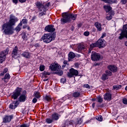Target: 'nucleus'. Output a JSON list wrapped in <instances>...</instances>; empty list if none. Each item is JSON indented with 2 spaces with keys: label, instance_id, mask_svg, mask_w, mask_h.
Wrapping results in <instances>:
<instances>
[{
  "label": "nucleus",
  "instance_id": "2f4dec72",
  "mask_svg": "<svg viewBox=\"0 0 127 127\" xmlns=\"http://www.w3.org/2000/svg\"><path fill=\"white\" fill-rule=\"evenodd\" d=\"M8 69L7 68H5L3 69V71L0 73V76H3L7 72Z\"/></svg>",
  "mask_w": 127,
  "mask_h": 127
},
{
  "label": "nucleus",
  "instance_id": "09e8293b",
  "mask_svg": "<svg viewBox=\"0 0 127 127\" xmlns=\"http://www.w3.org/2000/svg\"><path fill=\"white\" fill-rule=\"evenodd\" d=\"M66 82V79L65 78H62L61 79V83L64 84V83Z\"/></svg>",
  "mask_w": 127,
  "mask_h": 127
},
{
  "label": "nucleus",
  "instance_id": "cd10ccee",
  "mask_svg": "<svg viewBox=\"0 0 127 127\" xmlns=\"http://www.w3.org/2000/svg\"><path fill=\"white\" fill-rule=\"evenodd\" d=\"M102 80L105 81V80H108L109 79V76L107 75L106 73H103L101 77Z\"/></svg>",
  "mask_w": 127,
  "mask_h": 127
},
{
  "label": "nucleus",
  "instance_id": "c85d7f7f",
  "mask_svg": "<svg viewBox=\"0 0 127 127\" xmlns=\"http://www.w3.org/2000/svg\"><path fill=\"white\" fill-rule=\"evenodd\" d=\"M73 124V121L70 120H66L65 123V127H68L69 126V125H72Z\"/></svg>",
  "mask_w": 127,
  "mask_h": 127
},
{
  "label": "nucleus",
  "instance_id": "9b49d317",
  "mask_svg": "<svg viewBox=\"0 0 127 127\" xmlns=\"http://www.w3.org/2000/svg\"><path fill=\"white\" fill-rule=\"evenodd\" d=\"M50 68L52 71H60L61 66L58 65V64H52Z\"/></svg>",
  "mask_w": 127,
  "mask_h": 127
},
{
  "label": "nucleus",
  "instance_id": "9d476101",
  "mask_svg": "<svg viewBox=\"0 0 127 127\" xmlns=\"http://www.w3.org/2000/svg\"><path fill=\"white\" fill-rule=\"evenodd\" d=\"M96 42L99 48H104L106 47V41L102 38H100Z\"/></svg>",
  "mask_w": 127,
  "mask_h": 127
},
{
  "label": "nucleus",
  "instance_id": "e433bc0d",
  "mask_svg": "<svg viewBox=\"0 0 127 127\" xmlns=\"http://www.w3.org/2000/svg\"><path fill=\"white\" fill-rule=\"evenodd\" d=\"M105 73H106V75H107L108 76H112V75H113V73L109 70H106L105 71Z\"/></svg>",
  "mask_w": 127,
  "mask_h": 127
},
{
  "label": "nucleus",
  "instance_id": "4468645a",
  "mask_svg": "<svg viewBox=\"0 0 127 127\" xmlns=\"http://www.w3.org/2000/svg\"><path fill=\"white\" fill-rule=\"evenodd\" d=\"M107 68L111 71V72H113V73H115L118 71V68L117 66H115L114 64H110L107 66Z\"/></svg>",
  "mask_w": 127,
  "mask_h": 127
},
{
  "label": "nucleus",
  "instance_id": "a211bd4d",
  "mask_svg": "<svg viewBox=\"0 0 127 127\" xmlns=\"http://www.w3.org/2000/svg\"><path fill=\"white\" fill-rule=\"evenodd\" d=\"M17 52H18V48L17 46L15 47L13 49L11 55L12 57H15V56H17Z\"/></svg>",
  "mask_w": 127,
  "mask_h": 127
},
{
  "label": "nucleus",
  "instance_id": "37998d69",
  "mask_svg": "<svg viewBox=\"0 0 127 127\" xmlns=\"http://www.w3.org/2000/svg\"><path fill=\"white\" fill-rule=\"evenodd\" d=\"M112 18H113V16L111 15H109L106 16V19H107V20H111Z\"/></svg>",
  "mask_w": 127,
  "mask_h": 127
},
{
  "label": "nucleus",
  "instance_id": "f03ea898",
  "mask_svg": "<svg viewBox=\"0 0 127 127\" xmlns=\"http://www.w3.org/2000/svg\"><path fill=\"white\" fill-rule=\"evenodd\" d=\"M51 3L49 2L46 4H43L42 2L38 1L36 3L37 8L39 9V16L41 17L43 15L46 14V11L48 10V8L50 6Z\"/></svg>",
  "mask_w": 127,
  "mask_h": 127
},
{
  "label": "nucleus",
  "instance_id": "79ce46f5",
  "mask_svg": "<svg viewBox=\"0 0 127 127\" xmlns=\"http://www.w3.org/2000/svg\"><path fill=\"white\" fill-rule=\"evenodd\" d=\"M45 69V66H44V65H41L40 66V71H44V70Z\"/></svg>",
  "mask_w": 127,
  "mask_h": 127
},
{
  "label": "nucleus",
  "instance_id": "ddd939ff",
  "mask_svg": "<svg viewBox=\"0 0 127 127\" xmlns=\"http://www.w3.org/2000/svg\"><path fill=\"white\" fill-rule=\"evenodd\" d=\"M18 105H19V102L18 101H13V103L10 104L9 108L12 110H14L15 108H17Z\"/></svg>",
  "mask_w": 127,
  "mask_h": 127
},
{
  "label": "nucleus",
  "instance_id": "f257e3e1",
  "mask_svg": "<svg viewBox=\"0 0 127 127\" xmlns=\"http://www.w3.org/2000/svg\"><path fill=\"white\" fill-rule=\"evenodd\" d=\"M18 21V19L15 16L11 14L9 21L4 23L2 25V31L6 34V35H10L13 34V27L12 26L15 25V23Z\"/></svg>",
  "mask_w": 127,
  "mask_h": 127
},
{
  "label": "nucleus",
  "instance_id": "6e6552de",
  "mask_svg": "<svg viewBox=\"0 0 127 127\" xmlns=\"http://www.w3.org/2000/svg\"><path fill=\"white\" fill-rule=\"evenodd\" d=\"M79 74V72L78 70L71 68L69 70V73H68L67 76L69 77V78H72L73 76H78Z\"/></svg>",
  "mask_w": 127,
  "mask_h": 127
},
{
  "label": "nucleus",
  "instance_id": "f8f14e48",
  "mask_svg": "<svg viewBox=\"0 0 127 127\" xmlns=\"http://www.w3.org/2000/svg\"><path fill=\"white\" fill-rule=\"evenodd\" d=\"M45 30L48 32H54V31L55 30V29L54 28V26L49 25L45 27Z\"/></svg>",
  "mask_w": 127,
  "mask_h": 127
},
{
  "label": "nucleus",
  "instance_id": "4c0bfd02",
  "mask_svg": "<svg viewBox=\"0 0 127 127\" xmlns=\"http://www.w3.org/2000/svg\"><path fill=\"white\" fill-rule=\"evenodd\" d=\"M102 1H104V2H105L106 3H113V0H101Z\"/></svg>",
  "mask_w": 127,
  "mask_h": 127
},
{
  "label": "nucleus",
  "instance_id": "ea45409f",
  "mask_svg": "<svg viewBox=\"0 0 127 127\" xmlns=\"http://www.w3.org/2000/svg\"><path fill=\"white\" fill-rule=\"evenodd\" d=\"M22 38L24 40H27V36H26V34L25 33H24L22 34Z\"/></svg>",
  "mask_w": 127,
  "mask_h": 127
},
{
  "label": "nucleus",
  "instance_id": "dca6fc26",
  "mask_svg": "<svg viewBox=\"0 0 127 127\" xmlns=\"http://www.w3.org/2000/svg\"><path fill=\"white\" fill-rule=\"evenodd\" d=\"M104 99L105 101H110L112 100V94L110 92H107L104 94Z\"/></svg>",
  "mask_w": 127,
  "mask_h": 127
},
{
  "label": "nucleus",
  "instance_id": "4be33fe9",
  "mask_svg": "<svg viewBox=\"0 0 127 127\" xmlns=\"http://www.w3.org/2000/svg\"><path fill=\"white\" fill-rule=\"evenodd\" d=\"M103 7L106 12H110L112 10V7L110 5H104Z\"/></svg>",
  "mask_w": 127,
  "mask_h": 127
},
{
  "label": "nucleus",
  "instance_id": "052dcab7",
  "mask_svg": "<svg viewBox=\"0 0 127 127\" xmlns=\"http://www.w3.org/2000/svg\"><path fill=\"white\" fill-rule=\"evenodd\" d=\"M75 29V27L74 26H71L70 30H71V31H73V30H74Z\"/></svg>",
  "mask_w": 127,
  "mask_h": 127
},
{
  "label": "nucleus",
  "instance_id": "69168bd1",
  "mask_svg": "<svg viewBox=\"0 0 127 127\" xmlns=\"http://www.w3.org/2000/svg\"><path fill=\"white\" fill-rule=\"evenodd\" d=\"M45 74H46V75H50V72H46L45 73Z\"/></svg>",
  "mask_w": 127,
  "mask_h": 127
},
{
  "label": "nucleus",
  "instance_id": "423d86ee",
  "mask_svg": "<svg viewBox=\"0 0 127 127\" xmlns=\"http://www.w3.org/2000/svg\"><path fill=\"white\" fill-rule=\"evenodd\" d=\"M126 37L127 38V24H125L123 26V30L120 34V36L119 37V39L122 40L123 38Z\"/></svg>",
  "mask_w": 127,
  "mask_h": 127
},
{
  "label": "nucleus",
  "instance_id": "8fccbe9b",
  "mask_svg": "<svg viewBox=\"0 0 127 127\" xmlns=\"http://www.w3.org/2000/svg\"><path fill=\"white\" fill-rule=\"evenodd\" d=\"M106 36H107V33H103L102 35L100 38H101V39H103V38L106 37Z\"/></svg>",
  "mask_w": 127,
  "mask_h": 127
},
{
  "label": "nucleus",
  "instance_id": "1a4fd4ad",
  "mask_svg": "<svg viewBox=\"0 0 127 127\" xmlns=\"http://www.w3.org/2000/svg\"><path fill=\"white\" fill-rule=\"evenodd\" d=\"M21 92V88H17L12 95V99L14 100H16V99L18 98V96L20 95Z\"/></svg>",
  "mask_w": 127,
  "mask_h": 127
},
{
  "label": "nucleus",
  "instance_id": "864d4df0",
  "mask_svg": "<svg viewBox=\"0 0 127 127\" xmlns=\"http://www.w3.org/2000/svg\"><path fill=\"white\" fill-rule=\"evenodd\" d=\"M12 2H13V3H15V4H17V3L18 2V0H12Z\"/></svg>",
  "mask_w": 127,
  "mask_h": 127
},
{
  "label": "nucleus",
  "instance_id": "3c124183",
  "mask_svg": "<svg viewBox=\"0 0 127 127\" xmlns=\"http://www.w3.org/2000/svg\"><path fill=\"white\" fill-rule=\"evenodd\" d=\"M37 102V99H36V98H34L33 99L32 103H33L34 104H35Z\"/></svg>",
  "mask_w": 127,
  "mask_h": 127
},
{
  "label": "nucleus",
  "instance_id": "c756f323",
  "mask_svg": "<svg viewBox=\"0 0 127 127\" xmlns=\"http://www.w3.org/2000/svg\"><path fill=\"white\" fill-rule=\"evenodd\" d=\"M78 50H80V51H83L84 50H86V48H85V46L83 45H79L78 47Z\"/></svg>",
  "mask_w": 127,
  "mask_h": 127
},
{
  "label": "nucleus",
  "instance_id": "338daca9",
  "mask_svg": "<svg viewBox=\"0 0 127 127\" xmlns=\"http://www.w3.org/2000/svg\"><path fill=\"white\" fill-rule=\"evenodd\" d=\"M23 29L26 28V25H24V26H23Z\"/></svg>",
  "mask_w": 127,
  "mask_h": 127
},
{
  "label": "nucleus",
  "instance_id": "2eb2a0df",
  "mask_svg": "<svg viewBox=\"0 0 127 127\" xmlns=\"http://www.w3.org/2000/svg\"><path fill=\"white\" fill-rule=\"evenodd\" d=\"M13 118V116L12 115H10L9 116H6L3 119V123L4 124L6 123H9L11 120Z\"/></svg>",
  "mask_w": 127,
  "mask_h": 127
},
{
  "label": "nucleus",
  "instance_id": "39448f33",
  "mask_svg": "<svg viewBox=\"0 0 127 127\" xmlns=\"http://www.w3.org/2000/svg\"><path fill=\"white\" fill-rule=\"evenodd\" d=\"M8 49H6L5 50L0 52V64H1L3 62L5 61L6 55L8 54Z\"/></svg>",
  "mask_w": 127,
  "mask_h": 127
},
{
  "label": "nucleus",
  "instance_id": "473e14b6",
  "mask_svg": "<svg viewBox=\"0 0 127 127\" xmlns=\"http://www.w3.org/2000/svg\"><path fill=\"white\" fill-rule=\"evenodd\" d=\"M96 119L97 121H99V122H102L103 121V116H99L96 117Z\"/></svg>",
  "mask_w": 127,
  "mask_h": 127
},
{
  "label": "nucleus",
  "instance_id": "bf43d9fd",
  "mask_svg": "<svg viewBox=\"0 0 127 127\" xmlns=\"http://www.w3.org/2000/svg\"><path fill=\"white\" fill-rule=\"evenodd\" d=\"M64 65H67V64H68V62L67 61H64Z\"/></svg>",
  "mask_w": 127,
  "mask_h": 127
},
{
  "label": "nucleus",
  "instance_id": "a878e982",
  "mask_svg": "<svg viewBox=\"0 0 127 127\" xmlns=\"http://www.w3.org/2000/svg\"><path fill=\"white\" fill-rule=\"evenodd\" d=\"M52 119L55 120V121L59 120V115L57 113H54L52 115Z\"/></svg>",
  "mask_w": 127,
  "mask_h": 127
},
{
  "label": "nucleus",
  "instance_id": "13d9d810",
  "mask_svg": "<svg viewBox=\"0 0 127 127\" xmlns=\"http://www.w3.org/2000/svg\"><path fill=\"white\" fill-rule=\"evenodd\" d=\"M18 0L21 3H23V2H25V1H26V0Z\"/></svg>",
  "mask_w": 127,
  "mask_h": 127
},
{
  "label": "nucleus",
  "instance_id": "aec40b11",
  "mask_svg": "<svg viewBox=\"0 0 127 127\" xmlns=\"http://www.w3.org/2000/svg\"><path fill=\"white\" fill-rule=\"evenodd\" d=\"M103 101H104V99L103 98V97H102L101 95H99L96 97V102H97V103L102 104V103H103Z\"/></svg>",
  "mask_w": 127,
  "mask_h": 127
},
{
  "label": "nucleus",
  "instance_id": "e2e57ef3",
  "mask_svg": "<svg viewBox=\"0 0 127 127\" xmlns=\"http://www.w3.org/2000/svg\"><path fill=\"white\" fill-rule=\"evenodd\" d=\"M92 101H93V102H95V101H96L97 102V97L96 98L92 99Z\"/></svg>",
  "mask_w": 127,
  "mask_h": 127
},
{
  "label": "nucleus",
  "instance_id": "7c9ffc66",
  "mask_svg": "<svg viewBox=\"0 0 127 127\" xmlns=\"http://www.w3.org/2000/svg\"><path fill=\"white\" fill-rule=\"evenodd\" d=\"M90 47L92 49L93 48H94V47H98V43L97 42L94 43H92L90 45Z\"/></svg>",
  "mask_w": 127,
  "mask_h": 127
},
{
  "label": "nucleus",
  "instance_id": "bb28decb",
  "mask_svg": "<svg viewBox=\"0 0 127 127\" xmlns=\"http://www.w3.org/2000/svg\"><path fill=\"white\" fill-rule=\"evenodd\" d=\"M23 57L25 58H29L30 57V54L28 52H24L22 54Z\"/></svg>",
  "mask_w": 127,
  "mask_h": 127
},
{
  "label": "nucleus",
  "instance_id": "7ed1b4c3",
  "mask_svg": "<svg viewBox=\"0 0 127 127\" xmlns=\"http://www.w3.org/2000/svg\"><path fill=\"white\" fill-rule=\"evenodd\" d=\"M62 16L63 18L61 20L62 24L70 22L71 20H76L77 18V14L73 13H63Z\"/></svg>",
  "mask_w": 127,
  "mask_h": 127
},
{
  "label": "nucleus",
  "instance_id": "58836bf2",
  "mask_svg": "<svg viewBox=\"0 0 127 127\" xmlns=\"http://www.w3.org/2000/svg\"><path fill=\"white\" fill-rule=\"evenodd\" d=\"M45 100L48 101H51V97L50 96L46 95L45 97Z\"/></svg>",
  "mask_w": 127,
  "mask_h": 127
},
{
  "label": "nucleus",
  "instance_id": "412c9836",
  "mask_svg": "<svg viewBox=\"0 0 127 127\" xmlns=\"http://www.w3.org/2000/svg\"><path fill=\"white\" fill-rule=\"evenodd\" d=\"M25 100H26V96L25 94H22L19 98V102H25Z\"/></svg>",
  "mask_w": 127,
  "mask_h": 127
},
{
  "label": "nucleus",
  "instance_id": "c03bdc74",
  "mask_svg": "<svg viewBox=\"0 0 127 127\" xmlns=\"http://www.w3.org/2000/svg\"><path fill=\"white\" fill-rule=\"evenodd\" d=\"M83 87L86 88V89H91V86L88 84H84Z\"/></svg>",
  "mask_w": 127,
  "mask_h": 127
},
{
  "label": "nucleus",
  "instance_id": "5701e85b",
  "mask_svg": "<svg viewBox=\"0 0 127 127\" xmlns=\"http://www.w3.org/2000/svg\"><path fill=\"white\" fill-rule=\"evenodd\" d=\"M80 96H81V92L79 91H75L72 94V97L74 98H79Z\"/></svg>",
  "mask_w": 127,
  "mask_h": 127
},
{
  "label": "nucleus",
  "instance_id": "49530a36",
  "mask_svg": "<svg viewBox=\"0 0 127 127\" xmlns=\"http://www.w3.org/2000/svg\"><path fill=\"white\" fill-rule=\"evenodd\" d=\"M82 123H83V120H82V119H79L77 121L78 125H81Z\"/></svg>",
  "mask_w": 127,
  "mask_h": 127
},
{
  "label": "nucleus",
  "instance_id": "5fc2aeb1",
  "mask_svg": "<svg viewBox=\"0 0 127 127\" xmlns=\"http://www.w3.org/2000/svg\"><path fill=\"white\" fill-rule=\"evenodd\" d=\"M121 2L123 4H126V3H127V0H122Z\"/></svg>",
  "mask_w": 127,
  "mask_h": 127
},
{
  "label": "nucleus",
  "instance_id": "0eeeda50",
  "mask_svg": "<svg viewBox=\"0 0 127 127\" xmlns=\"http://www.w3.org/2000/svg\"><path fill=\"white\" fill-rule=\"evenodd\" d=\"M91 60L92 61H99L101 59V55L100 54L96 53L95 52H92L91 54Z\"/></svg>",
  "mask_w": 127,
  "mask_h": 127
},
{
  "label": "nucleus",
  "instance_id": "6ab92c4d",
  "mask_svg": "<svg viewBox=\"0 0 127 127\" xmlns=\"http://www.w3.org/2000/svg\"><path fill=\"white\" fill-rule=\"evenodd\" d=\"M94 25L96 28H97V30L98 31H102V24L101 23L96 22L94 24Z\"/></svg>",
  "mask_w": 127,
  "mask_h": 127
},
{
  "label": "nucleus",
  "instance_id": "f704fd0d",
  "mask_svg": "<svg viewBox=\"0 0 127 127\" xmlns=\"http://www.w3.org/2000/svg\"><path fill=\"white\" fill-rule=\"evenodd\" d=\"M34 96L35 98H37V99H39V98H40V94L38 92H35Z\"/></svg>",
  "mask_w": 127,
  "mask_h": 127
},
{
  "label": "nucleus",
  "instance_id": "774afa93",
  "mask_svg": "<svg viewBox=\"0 0 127 127\" xmlns=\"http://www.w3.org/2000/svg\"><path fill=\"white\" fill-rule=\"evenodd\" d=\"M75 67H78V64H75Z\"/></svg>",
  "mask_w": 127,
  "mask_h": 127
},
{
  "label": "nucleus",
  "instance_id": "b1692460",
  "mask_svg": "<svg viewBox=\"0 0 127 127\" xmlns=\"http://www.w3.org/2000/svg\"><path fill=\"white\" fill-rule=\"evenodd\" d=\"M21 26H22V22H20V23L18 24L17 26L15 28V30L17 31V32H19L21 30Z\"/></svg>",
  "mask_w": 127,
  "mask_h": 127
},
{
  "label": "nucleus",
  "instance_id": "4d7b16f0",
  "mask_svg": "<svg viewBox=\"0 0 127 127\" xmlns=\"http://www.w3.org/2000/svg\"><path fill=\"white\" fill-rule=\"evenodd\" d=\"M34 46H35V47H40V45H39V44H38V43H36L35 44Z\"/></svg>",
  "mask_w": 127,
  "mask_h": 127
},
{
  "label": "nucleus",
  "instance_id": "20e7f679",
  "mask_svg": "<svg viewBox=\"0 0 127 127\" xmlns=\"http://www.w3.org/2000/svg\"><path fill=\"white\" fill-rule=\"evenodd\" d=\"M56 37V33H53V34H45L42 37L41 40L43 41L44 43H50L51 41L55 40Z\"/></svg>",
  "mask_w": 127,
  "mask_h": 127
},
{
  "label": "nucleus",
  "instance_id": "72a5a7b5",
  "mask_svg": "<svg viewBox=\"0 0 127 127\" xmlns=\"http://www.w3.org/2000/svg\"><path fill=\"white\" fill-rule=\"evenodd\" d=\"M122 88V85H114L113 86V89L114 90H120Z\"/></svg>",
  "mask_w": 127,
  "mask_h": 127
},
{
  "label": "nucleus",
  "instance_id": "0e129e2a",
  "mask_svg": "<svg viewBox=\"0 0 127 127\" xmlns=\"http://www.w3.org/2000/svg\"><path fill=\"white\" fill-rule=\"evenodd\" d=\"M65 67H66V64H64L62 65L63 69H64V68H65Z\"/></svg>",
  "mask_w": 127,
  "mask_h": 127
},
{
  "label": "nucleus",
  "instance_id": "393cba45",
  "mask_svg": "<svg viewBox=\"0 0 127 127\" xmlns=\"http://www.w3.org/2000/svg\"><path fill=\"white\" fill-rule=\"evenodd\" d=\"M75 54L73 53L72 52H70L68 54V59L70 60V59H74V58L75 57Z\"/></svg>",
  "mask_w": 127,
  "mask_h": 127
},
{
  "label": "nucleus",
  "instance_id": "c9c22d12",
  "mask_svg": "<svg viewBox=\"0 0 127 127\" xmlns=\"http://www.w3.org/2000/svg\"><path fill=\"white\" fill-rule=\"evenodd\" d=\"M22 22V24H27V22H28V20L26 18H24L22 19V21H21Z\"/></svg>",
  "mask_w": 127,
  "mask_h": 127
},
{
  "label": "nucleus",
  "instance_id": "a19ab883",
  "mask_svg": "<svg viewBox=\"0 0 127 127\" xmlns=\"http://www.w3.org/2000/svg\"><path fill=\"white\" fill-rule=\"evenodd\" d=\"M52 122H53V119H51L50 118L46 119V123H47V124H51Z\"/></svg>",
  "mask_w": 127,
  "mask_h": 127
},
{
  "label": "nucleus",
  "instance_id": "603ef678",
  "mask_svg": "<svg viewBox=\"0 0 127 127\" xmlns=\"http://www.w3.org/2000/svg\"><path fill=\"white\" fill-rule=\"evenodd\" d=\"M85 36H89L90 33L88 31L85 32L84 33Z\"/></svg>",
  "mask_w": 127,
  "mask_h": 127
},
{
  "label": "nucleus",
  "instance_id": "a18cd8bd",
  "mask_svg": "<svg viewBox=\"0 0 127 127\" xmlns=\"http://www.w3.org/2000/svg\"><path fill=\"white\" fill-rule=\"evenodd\" d=\"M123 104H124V105H127V99L124 98L123 99Z\"/></svg>",
  "mask_w": 127,
  "mask_h": 127
},
{
  "label": "nucleus",
  "instance_id": "6e6d98bb",
  "mask_svg": "<svg viewBox=\"0 0 127 127\" xmlns=\"http://www.w3.org/2000/svg\"><path fill=\"white\" fill-rule=\"evenodd\" d=\"M92 50H93V49L92 48H90H90H89L88 52V54H90V53H91Z\"/></svg>",
  "mask_w": 127,
  "mask_h": 127
},
{
  "label": "nucleus",
  "instance_id": "de8ad7c7",
  "mask_svg": "<svg viewBox=\"0 0 127 127\" xmlns=\"http://www.w3.org/2000/svg\"><path fill=\"white\" fill-rule=\"evenodd\" d=\"M57 74L59 75V76H62L63 75V71L62 70L58 71Z\"/></svg>",
  "mask_w": 127,
  "mask_h": 127
},
{
  "label": "nucleus",
  "instance_id": "f3484780",
  "mask_svg": "<svg viewBox=\"0 0 127 127\" xmlns=\"http://www.w3.org/2000/svg\"><path fill=\"white\" fill-rule=\"evenodd\" d=\"M9 79H10V75L9 74V73H7L5 74L4 77L2 78V80L4 83H7Z\"/></svg>",
  "mask_w": 127,
  "mask_h": 127
},
{
  "label": "nucleus",
  "instance_id": "680f3d73",
  "mask_svg": "<svg viewBox=\"0 0 127 127\" xmlns=\"http://www.w3.org/2000/svg\"><path fill=\"white\" fill-rule=\"evenodd\" d=\"M95 105H96V103H93L92 104V108H93V109L95 108Z\"/></svg>",
  "mask_w": 127,
  "mask_h": 127
}]
</instances>
